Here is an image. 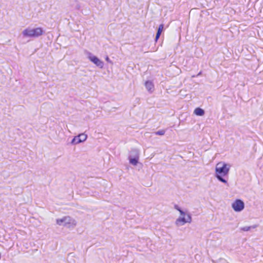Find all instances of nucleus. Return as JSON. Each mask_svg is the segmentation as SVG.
<instances>
[{
  "mask_svg": "<svg viewBox=\"0 0 263 263\" xmlns=\"http://www.w3.org/2000/svg\"><path fill=\"white\" fill-rule=\"evenodd\" d=\"M230 165L226 163H218L215 168V177L219 181L224 183H227V181L223 177L227 176L229 174Z\"/></svg>",
  "mask_w": 263,
  "mask_h": 263,
  "instance_id": "nucleus-1",
  "label": "nucleus"
},
{
  "mask_svg": "<svg viewBox=\"0 0 263 263\" xmlns=\"http://www.w3.org/2000/svg\"><path fill=\"white\" fill-rule=\"evenodd\" d=\"M44 33V31L41 27H28L23 30L22 34L25 37H38Z\"/></svg>",
  "mask_w": 263,
  "mask_h": 263,
  "instance_id": "nucleus-2",
  "label": "nucleus"
},
{
  "mask_svg": "<svg viewBox=\"0 0 263 263\" xmlns=\"http://www.w3.org/2000/svg\"><path fill=\"white\" fill-rule=\"evenodd\" d=\"M56 221L58 224L67 227H70L71 224L72 226L76 224V221L70 216H65L62 218L57 219Z\"/></svg>",
  "mask_w": 263,
  "mask_h": 263,
  "instance_id": "nucleus-3",
  "label": "nucleus"
},
{
  "mask_svg": "<svg viewBox=\"0 0 263 263\" xmlns=\"http://www.w3.org/2000/svg\"><path fill=\"white\" fill-rule=\"evenodd\" d=\"M88 59L97 66L100 68H102L104 66V62L100 60L98 57L93 55L91 52L88 53Z\"/></svg>",
  "mask_w": 263,
  "mask_h": 263,
  "instance_id": "nucleus-4",
  "label": "nucleus"
},
{
  "mask_svg": "<svg viewBox=\"0 0 263 263\" xmlns=\"http://www.w3.org/2000/svg\"><path fill=\"white\" fill-rule=\"evenodd\" d=\"M235 212H240L245 208L244 202L240 199H236L232 205Z\"/></svg>",
  "mask_w": 263,
  "mask_h": 263,
  "instance_id": "nucleus-5",
  "label": "nucleus"
},
{
  "mask_svg": "<svg viewBox=\"0 0 263 263\" xmlns=\"http://www.w3.org/2000/svg\"><path fill=\"white\" fill-rule=\"evenodd\" d=\"M192 221V217L190 214L186 215V217H180L176 221V224L177 225H183L185 223H191Z\"/></svg>",
  "mask_w": 263,
  "mask_h": 263,
  "instance_id": "nucleus-6",
  "label": "nucleus"
},
{
  "mask_svg": "<svg viewBox=\"0 0 263 263\" xmlns=\"http://www.w3.org/2000/svg\"><path fill=\"white\" fill-rule=\"evenodd\" d=\"M87 135L81 134H79L77 136H75L71 141L72 144H77L82 142L85 141L87 139Z\"/></svg>",
  "mask_w": 263,
  "mask_h": 263,
  "instance_id": "nucleus-7",
  "label": "nucleus"
},
{
  "mask_svg": "<svg viewBox=\"0 0 263 263\" xmlns=\"http://www.w3.org/2000/svg\"><path fill=\"white\" fill-rule=\"evenodd\" d=\"M145 86L147 90L150 92H152L154 90V85L151 81H147L145 83Z\"/></svg>",
  "mask_w": 263,
  "mask_h": 263,
  "instance_id": "nucleus-8",
  "label": "nucleus"
},
{
  "mask_svg": "<svg viewBox=\"0 0 263 263\" xmlns=\"http://www.w3.org/2000/svg\"><path fill=\"white\" fill-rule=\"evenodd\" d=\"M194 112L196 115L199 116H202L204 115V114L205 113L204 110L200 107H197V108H195Z\"/></svg>",
  "mask_w": 263,
  "mask_h": 263,
  "instance_id": "nucleus-9",
  "label": "nucleus"
},
{
  "mask_svg": "<svg viewBox=\"0 0 263 263\" xmlns=\"http://www.w3.org/2000/svg\"><path fill=\"white\" fill-rule=\"evenodd\" d=\"M139 151L137 149H132L130 152L128 157H131L132 158L134 157H139Z\"/></svg>",
  "mask_w": 263,
  "mask_h": 263,
  "instance_id": "nucleus-10",
  "label": "nucleus"
},
{
  "mask_svg": "<svg viewBox=\"0 0 263 263\" xmlns=\"http://www.w3.org/2000/svg\"><path fill=\"white\" fill-rule=\"evenodd\" d=\"M128 159L130 164L133 165H136L138 163L139 157L132 158L131 157H128Z\"/></svg>",
  "mask_w": 263,
  "mask_h": 263,
  "instance_id": "nucleus-11",
  "label": "nucleus"
},
{
  "mask_svg": "<svg viewBox=\"0 0 263 263\" xmlns=\"http://www.w3.org/2000/svg\"><path fill=\"white\" fill-rule=\"evenodd\" d=\"M256 225H254L253 226H246L244 227H242L240 228L241 230L243 231H248L251 230V229H254L256 228Z\"/></svg>",
  "mask_w": 263,
  "mask_h": 263,
  "instance_id": "nucleus-12",
  "label": "nucleus"
},
{
  "mask_svg": "<svg viewBox=\"0 0 263 263\" xmlns=\"http://www.w3.org/2000/svg\"><path fill=\"white\" fill-rule=\"evenodd\" d=\"M165 134V130H160L155 133V134L156 135H163Z\"/></svg>",
  "mask_w": 263,
  "mask_h": 263,
  "instance_id": "nucleus-13",
  "label": "nucleus"
},
{
  "mask_svg": "<svg viewBox=\"0 0 263 263\" xmlns=\"http://www.w3.org/2000/svg\"><path fill=\"white\" fill-rule=\"evenodd\" d=\"M163 28H164V25L163 24H160L159 26L157 31H158L159 32L162 33Z\"/></svg>",
  "mask_w": 263,
  "mask_h": 263,
  "instance_id": "nucleus-14",
  "label": "nucleus"
},
{
  "mask_svg": "<svg viewBox=\"0 0 263 263\" xmlns=\"http://www.w3.org/2000/svg\"><path fill=\"white\" fill-rule=\"evenodd\" d=\"M217 263H228V262L227 261V260L224 259H223V258H220L219 259L217 262Z\"/></svg>",
  "mask_w": 263,
  "mask_h": 263,
  "instance_id": "nucleus-15",
  "label": "nucleus"
},
{
  "mask_svg": "<svg viewBox=\"0 0 263 263\" xmlns=\"http://www.w3.org/2000/svg\"><path fill=\"white\" fill-rule=\"evenodd\" d=\"M161 33L159 32L158 31L157 32L156 36H155V41H157L160 37V36L161 35Z\"/></svg>",
  "mask_w": 263,
  "mask_h": 263,
  "instance_id": "nucleus-16",
  "label": "nucleus"
},
{
  "mask_svg": "<svg viewBox=\"0 0 263 263\" xmlns=\"http://www.w3.org/2000/svg\"><path fill=\"white\" fill-rule=\"evenodd\" d=\"M180 214L182 217H184V216L185 215V213L183 211L180 212Z\"/></svg>",
  "mask_w": 263,
  "mask_h": 263,
  "instance_id": "nucleus-17",
  "label": "nucleus"
},
{
  "mask_svg": "<svg viewBox=\"0 0 263 263\" xmlns=\"http://www.w3.org/2000/svg\"><path fill=\"white\" fill-rule=\"evenodd\" d=\"M174 208H175V209H176V210H178V209H179V208H180V207H179L178 205L175 204V205H174Z\"/></svg>",
  "mask_w": 263,
  "mask_h": 263,
  "instance_id": "nucleus-18",
  "label": "nucleus"
},
{
  "mask_svg": "<svg viewBox=\"0 0 263 263\" xmlns=\"http://www.w3.org/2000/svg\"><path fill=\"white\" fill-rule=\"evenodd\" d=\"M105 60L108 62H109L110 61L109 58L108 57H106Z\"/></svg>",
  "mask_w": 263,
  "mask_h": 263,
  "instance_id": "nucleus-19",
  "label": "nucleus"
},
{
  "mask_svg": "<svg viewBox=\"0 0 263 263\" xmlns=\"http://www.w3.org/2000/svg\"><path fill=\"white\" fill-rule=\"evenodd\" d=\"M177 211H179L180 213V212L183 211L180 208L179 209H178Z\"/></svg>",
  "mask_w": 263,
  "mask_h": 263,
  "instance_id": "nucleus-20",
  "label": "nucleus"
}]
</instances>
